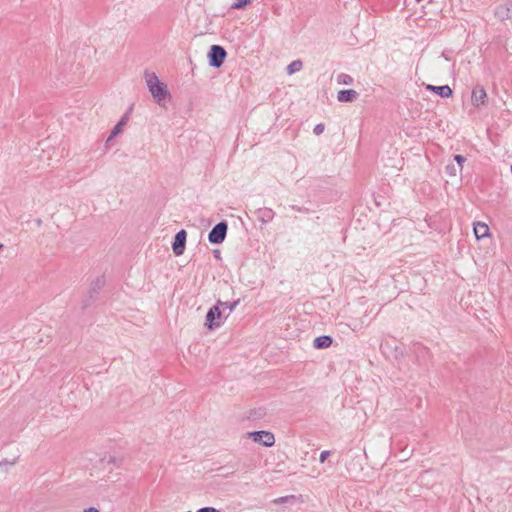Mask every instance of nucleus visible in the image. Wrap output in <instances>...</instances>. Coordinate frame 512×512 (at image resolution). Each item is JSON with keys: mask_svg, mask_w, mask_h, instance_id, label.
I'll use <instances>...</instances> for the list:
<instances>
[{"mask_svg": "<svg viewBox=\"0 0 512 512\" xmlns=\"http://www.w3.org/2000/svg\"><path fill=\"white\" fill-rule=\"evenodd\" d=\"M145 81L153 98L156 100L158 104H160L161 101L164 100L166 95L168 94L167 86L164 83L160 82L159 78L154 72L146 71Z\"/></svg>", "mask_w": 512, "mask_h": 512, "instance_id": "1", "label": "nucleus"}, {"mask_svg": "<svg viewBox=\"0 0 512 512\" xmlns=\"http://www.w3.org/2000/svg\"><path fill=\"white\" fill-rule=\"evenodd\" d=\"M226 305H228V302L218 300L216 305L212 306L208 310V312L206 314V319H205V326L208 329L213 330L215 328L220 327V325H221L220 320L222 317L221 306H226Z\"/></svg>", "mask_w": 512, "mask_h": 512, "instance_id": "2", "label": "nucleus"}, {"mask_svg": "<svg viewBox=\"0 0 512 512\" xmlns=\"http://www.w3.org/2000/svg\"><path fill=\"white\" fill-rule=\"evenodd\" d=\"M226 56L227 52L222 46L212 45L208 52L209 65L214 68L221 67Z\"/></svg>", "mask_w": 512, "mask_h": 512, "instance_id": "3", "label": "nucleus"}, {"mask_svg": "<svg viewBox=\"0 0 512 512\" xmlns=\"http://www.w3.org/2000/svg\"><path fill=\"white\" fill-rule=\"evenodd\" d=\"M228 224L226 221L217 223L209 232L208 240L212 244H221L227 235Z\"/></svg>", "mask_w": 512, "mask_h": 512, "instance_id": "4", "label": "nucleus"}, {"mask_svg": "<svg viewBox=\"0 0 512 512\" xmlns=\"http://www.w3.org/2000/svg\"><path fill=\"white\" fill-rule=\"evenodd\" d=\"M249 436L256 443H261L265 447H272L275 444V436L269 431L250 432Z\"/></svg>", "mask_w": 512, "mask_h": 512, "instance_id": "5", "label": "nucleus"}, {"mask_svg": "<svg viewBox=\"0 0 512 512\" xmlns=\"http://www.w3.org/2000/svg\"><path fill=\"white\" fill-rule=\"evenodd\" d=\"M187 233L185 230H180L174 237L172 249L175 255L180 256L184 253L186 244Z\"/></svg>", "mask_w": 512, "mask_h": 512, "instance_id": "6", "label": "nucleus"}, {"mask_svg": "<svg viewBox=\"0 0 512 512\" xmlns=\"http://www.w3.org/2000/svg\"><path fill=\"white\" fill-rule=\"evenodd\" d=\"M487 98V93L483 86L476 85L472 90L471 100L473 105H484Z\"/></svg>", "mask_w": 512, "mask_h": 512, "instance_id": "7", "label": "nucleus"}, {"mask_svg": "<svg viewBox=\"0 0 512 512\" xmlns=\"http://www.w3.org/2000/svg\"><path fill=\"white\" fill-rule=\"evenodd\" d=\"M255 214H256L257 219L262 224H267V223L271 222L275 216L274 211L268 207H263V208L257 209L255 211Z\"/></svg>", "mask_w": 512, "mask_h": 512, "instance_id": "8", "label": "nucleus"}, {"mask_svg": "<svg viewBox=\"0 0 512 512\" xmlns=\"http://www.w3.org/2000/svg\"><path fill=\"white\" fill-rule=\"evenodd\" d=\"M425 88L428 91H432V92L436 93L437 95H439L442 98H449L453 94L452 89L448 85L434 86V85H431V84H427L425 86Z\"/></svg>", "mask_w": 512, "mask_h": 512, "instance_id": "9", "label": "nucleus"}, {"mask_svg": "<svg viewBox=\"0 0 512 512\" xmlns=\"http://www.w3.org/2000/svg\"><path fill=\"white\" fill-rule=\"evenodd\" d=\"M358 93L353 89L340 90L337 94L339 102H353L356 100Z\"/></svg>", "mask_w": 512, "mask_h": 512, "instance_id": "10", "label": "nucleus"}, {"mask_svg": "<svg viewBox=\"0 0 512 512\" xmlns=\"http://www.w3.org/2000/svg\"><path fill=\"white\" fill-rule=\"evenodd\" d=\"M489 227L484 222L474 223V234L477 239H482L489 236Z\"/></svg>", "mask_w": 512, "mask_h": 512, "instance_id": "11", "label": "nucleus"}, {"mask_svg": "<svg viewBox=\"0 0 512 512\" xmlns=\"http://www.w3.org/2000/svg\"><path fill=\"white\" fill-rule=\"evenodd\" d=\"M332 338L328 335H322L314 339L313 345L317 349L328 348L332 344Z\"/></svg>", "mask_w": 512, "mask_h": 512, "instance_id": "12", "label": "nucleus"}, {"mask_svg": "<svg viewBox=\"0 0 512 512\" xmlns=\"http://www.w3.org/2000/svg\"><path fill=\"white\" fill-rule=\"evenodd\" d=\"M125 124H126V116L122 117V119L114 126L113 130L111 131L110 136L107 139V141H110L112 138L117 136L122 131V127Z\"/></svg>", "mask_w": 512, "mask_h": 512, "instance_id": "13", "label": "nucleus"}, {"mask_svg": "<svg viewBox=\"0 0 512 512\" xmlns=\"http://www.w3.org/2000/svg\"><path fill=\"white\" fill-rule=\"evenodd\" d=\"M302 61L301 60H294L287 66V73L289 75L294 74L302 69Z\"/></svg>", "mask_w": 512, "mask_h": 512, "instance_id": "14", "label": "nucleus"}, {"mask_svg": "<svg viewBox=\"0 0 512 512\" xmlns=\"http://www.w3.org/2000/svg\"><path fill=\"white\" fill-rule=\"evenodd\" d=\"M347 469L350 473H357L362 470V465L359 459H352L351 462L348 463Z\"/></svg>", "mask_w": 512, "mask_h": 512, "instance_id": "15", "label": "nucleus"}, {"mask_svg": "<svg viewBox=\"0 0 512 512\" xmlns=\"http://www.w3.org/2000/svg\"><path fill=\"white\" fill-rule=\"evenodd\" d=\"M337 82L338 84L351 85L353 84V78L348 74L341 73L337 76Z\"/></svg>", "mask_w": 512, "mask_h": 512, "instance_id": "16", "label": "nucleus"}, {"mask_svg": "<svg viewBox=\"0 0 512 512\" xmlns=\"http://www.w3.org/2000/svg\"><path fill=\"white\" fill-rule=\"evenodd\" d=\"M251 3V0H236L231 8L232 9H236V10H240V9H243L246 7V5L250 4Z\"/></svg>", "mask_w": 512, "mask_h": 512, "instance_id": "17", "label": "nucleus"}, {"mask_svg": "<svg viewBox=\"0 0 512 512\" xmlns=\"http://www.w3.org/2000/svg\"><path fill=\"white\" fill-rule=\"evenodd\" d=\"M266 415L265 408H258L250 413V416L256 419L262 418Z\"/></svg>", "mask_w": 512, "mask_h": 512, "instance_id": "18", "label": "nucleus"}, {"mask_svg": "<svg viewBox=\"0 0 512 512\" xmlns=\"http://www.w3.org/2000/svg\"><path fill=\"white\" fill-rule=\"evenodd\" d=\"M458 171L459 169L454 164H449L446 166V172L451 176H455Z\"/></svg>", "mask_w": 512, "mask_h": 512, "instance_id": "19", "label": "nucleus"}, {"mask_svg": "<svg viewBox=\"0 0 512 512\" xmlns=\"http://www.w3.org/2000/svg\"><path fill=\"white\" fill-rule=\"evenodd\" d=\"M454 159H455V161L458 164L456 167L459 169V171H461L462 170V165L466 161V158L464 156H462V155H455Z\"/></svg>", "mask_w": 512, "mask_h": 512, "instance_id": "20", "label": "nucleus"}, {"mask_svg": "<svg viewBox=\"0 0 512 512\" xmlns=\"http://www.w3.org/2000/svg\"><path fill=\"white\" fill-rule=\"evenodd\" d=\"M239 304V300L233 301L232 303H228L226 306H221V309H229V313L232 312L236 306Z\"/></svg>", "mask_w": 512, "mask_h": 512, "instance_id": "21", "label": "nucleus"}, {"mask_svg": "<svg viewBox=\"0 0 512 512\" xmlns=\"http://www.w3.org/2000/svg\"><path fill=\"white\" fill-rule=\"evenodd\" d=\"M325 129V126L324 124L320 123V124H317L315 127H314V130L313 132L316 134V135H320L323 133Z\"/></svg>", "mask_w": 512, "mask_h": 512, "instance_id": "22", "label": "nucleus"}, {"mask_svg": "<svg viewBox=\"0 0 512 512\" xmlns=\"http://www.w3.org/2000/svg\"><path fill=\"white\" fill-rule=\"evenodd\" d=\"M330 453L331 452L328 451V450L322 451L321 454H320V457H319V461L321 463H324L326 461V459L329 457Z\"/></svg>", "mask_w": 512, "mask_h": 512, "instance_id": "23", "label": "nucleus"}, {"mask_svg": "<svg viewBox=\"0 0 512 512\" xmlns=\"http://www.w3.org/2000/svg\"><path fill=\"white\" fill-rule=\"evenodd\" d=\"M291 208L297 212H303V213H308L309 212V209L308 208H305V207H299L297 205H291Z\"/></svg>", "mask_w": 512, "mask_h": 512, "instance_id": "24", "label": "nucleus"}, {"mask_svg": "<svg viewBox=\"0 0 512 512\" xmlns=\"http://www.w3.org/2000/svg\"><path fill=\"white\" fill-rule=\"evenodd\" d=\"M197 512H220V511L214 507H203V508H200Z\"/></svg>", "mask_w": 512, "mask_h": 512, "instance_id": "25", "label": "nucleus"}, {"mask_svg": "<svg viewBox=\"0 0 512 512\" xmlns=\"http://www.w3.org/2000/svg\"><path fill=\"white\" fill-rule=\"evenodd\" d=\"M83 512H99V510L96 509L95 507H90L85 509Z\"/></svg>", "mask_w": 512, "mask_h": 512, "instance_id": "26", "label": "nucleus"}, {"mask_svg": "<svg viewBox=\"0 0 512 512\" xmlns=\"http://www.w3.org/2000/svg\"><path fill=\"white\" fill-rule=\"evenodd\" d=\"M219 255H220L219 250H216V251H215V257H217V258H218V257H219Z\"/></svg>", "mask_w": 512, "mask_h": 512, "instance_id": "27", "label": "nucleus"}, {"mask_svg": "<svg viewBox=\"0 0 512 512\" xmlns=\"http://www.w3.org/2000/svg\"><path fill=\"white\" fill-rule=\"evenodd\" d=\"M97 282H98L99 284H102V283H103V281H102V280H100V279H97Z\"/></svg>", "mask_w": 512, "mask_h": 512, "instance_id": "28", "label": "nucleus"}, {"mask_svg": "<svg viewBox=\"0 0 512 512\" xmlns=\"http://www.w3.org/2000/svg\"><path fill=\"white\" fill-rule=\"evenodd\" d=\"M4 245L0 243V250L3 249Z\"/></svg>", "mask_w": 512, "mask_h": 512, "instance_id": "29", "label": "nucleus"}, {"mask_svg": "<svg viewBox=\"0 0 512 512\" xmlns=\"http://www.w3.org/2000/svg\"><path fill=\"white\" fill-rule=\"evenodd\" d=\"M417 2H421L422 0H416Z\"/></svg>", "mask_w": 512, "mask_h": 512, "instance_id": "30", "label": "nucleus"}]
</instances>
